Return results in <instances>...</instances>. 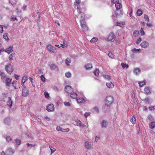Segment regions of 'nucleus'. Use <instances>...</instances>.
<instances>
[{
    "label": "nucleus",
    "instance_id": "nucleus-1",
    "mask_svg": "<svg viewBox=\"0 0 155 155\" xmlns=\"http://www.w3.org/2000/svg\"><path fill=\"white\" fill-rule=\"evenodd\" d=\"M111 3L113 4H115L116 8L117 10H120L122 8V5L118 0H112Z\"/></svg>",
    "mask_w": 155,
    "mask_h": 155
},
{
    "label": "nucleus",
    "instance_id": "nucleus-2",
    "mask_svg": "<svg viewBox=\"0 0 155 155\" xmlns=\"http://www.w3.org/2000/svg\"><path fill=\"white\" fill-rule=\"evenodd\" d=\"M113 101L114 99L112 96H107L106 98V104L108 107L113 103Z\"/></svg>",
    "mask_w": 155,
    "mask_h": 155
},
{
    "label": "nucleus",
    "instance_id": "nucleus-3",
    "mask_svg": "<svg viewBox=\"0 0 155 155\" xmlns=\"http://www.w3.org/2000/svg\"><path fill=\"white\" fill-rule=\"evenodd\" d=\"M81 29L84 31H86L88 30V27L85 25V21H84L83 19L80 21Z\"/></svg>",
    "mask_w": 155,
    "mask_h": 155
},
{
    "label": "nucleus",
    "instance_id": "nucleus-4",
    "mask_svg": "<svg viewBox=\"0 0 155 155\" xmlns=\"http://www.w3.org/2000/svg\"><path fill=\"white\" fill-rule=\"evenodd\" d=\"M115 36L113 33H110L107 36V40L108 41L113 42L115 40Z\"/></svg>",
    "mask_w": 155,
    "mask_h": 155
},
{
    "label": "nucleus",
    "instance_id": "nucleus-5",
    "mask_svg": "<svg viewBox=\"0 0 155 155\" xmlns=\"http://www.w3.org/2000/svg\"><path fill=\"white\" fill-rule=\"evenodd\" d=\"M5 69L7 72L9 74H11L13 71L12 66L9 64L6 66Z\"/></svg>",
    "mask_w": 155,
    "mask_h": 155
},
{
    "label": "nucleus",
    "instance_id": "nucleus-6",
    "mask_svg": "<svg viewBox=\"0 0 155 155\" xmlns=\"http://www.w3.org/2000/svg\"><path fill=\"white\" fill-rule=\"evenodd\" d=\"M47 48L48 50L50 51L53 53H55L56 52V49L55 48L52 46L51 45L49 44L47 46Z\"/></svg>",
    "mask_w": 155,
    "mask_h": 155
},
{
    "label": "nucleus",
    "instance_id": "nucleus-7",
    "mask_svg": "<svg viewBox=\"0 0 155 155\" xmlns=\"http://www.w3.org/2000/svg\"><path fill=\"white\" fill-rule=\"evenodd\" d=\"M13 47L12 46H11L7 48L6 49H2L3 51L9 54L13 51Z\"/></svg>",
    "mask_w": 155,
    "mask_h": 155
},
{
    "label": "nucleus",
    "instance_id": "nucleus-8",
    "mask_svg": "<svg viewBox=\"0 0 155 155\" xmlns=\"http://www.w3.org/2000/svg\"><path fill=\"white\" fill-rule=\"evenodd\" d=\"M54 105L52 104H49L47 107L46 110L48 112L53 111L54 110Z\"/></svg>",
    "mask_w": 155,
    "mask_h": 155
},
{
    "label": "nucleus",
    "instance_id": "nucleus-9",
    "mask_svg": "<svg viewBox=\"0 0 155 155\" xmlns=\"http://www.w3.org/2000/svg\"><path fill=\"white\" fill-rule=\"evenodd\" d=\"M29 92L28 90L26 88H24L22 90V95L24 97L27 96Z\"/></svg>",
    "mask_w": 155,
    "mask_h": 155
},
{
    "label": "nucleus",
    "instance_id": "nucleus-10",
    "mask_svg": "<svg viewBox=\"0 0 155 155\" xmlns=\"http://www.w3.org/2000/svg\"><path fill=\"white\" fill-rule=\"evenodd\" d=\"M101 127L102 128H106L107 126L108 123L107 120H103L100 123Z\"/></svg>",
    "mask_w": 155,
    "mask_h": 155
},
{
    "label": "nucleus",
    "instance_id": "nucleus-11",
    "mask_svg": "<svg viewBox=\"0 0 155 155\" xmlns=\"http://www.w3.org/2000/svg\"><path fill=\"white\" fill-rule=\"evenodd\" d=\"M65 91L67 93H71L73 90L71 87L70 86H66L64 88Z\"/></svg>",
    "mask_w": 155,
    "mask_h": 155
},
{
    "label": "nucleus",
    "instance_id": "nucleus-12",
    "mask_svg": "<svg viewBox=\"0 0 155 155\" xmlns=\"http://www.w3.org/2000/svg\"><path fill=\"white\" fill-rule=\"evenodd\" d=\"M56 130L58 131H60L62 132H68L69 130V128L64 129L63 128L59 126H57L56 128Z\"/></svg>",
    "mask_w": 155,
    "mask_h": 155
},
{
    "label": "nucleus",
    "instance_id": "nucleus-13",
    "mask_svg": "<svg viewBox=\"0 0 155 155\" xmlns=\"http://www.w3.org/2000/svg\"><path fill=\"white\" fill-rule=\"evenodd\" d=\"M50 69L52 70H55L58 71V66L55 64H52L49 65Z\"/></svg>",
    "mask_w": 155,
    "mask_h": 155
},
{
    "label": "nucleus",
    "instance_id": "nucleus-14",
    "mask_svg": "<svg viewBox=\"0 0 155 155\" xmlns=\"http://www.w3.org/2000/svg\"><path fill=\"white\" fill-rule=\"evenodd\" d=\"M14 150L11 148L7 149L6 151V153L7 155H12L14 153Z\"/></svg>",
    "mask_w": 155,
    "mask_h": 155
},
{
    "label": "nucleus",
    "instance_id": "nucleus-15",
    "mask_svg": "<svg viewBox=\"0 0 155 155\" xmlns=\"http://www.w3.org/2000/svg\"><path fill=\"white\" fill-rule=\"evenodd\" d=\"M77 102L78 103H84L86 102L85 100L82 97H77Z\"/></svg>",
    "mask_w": 155,
    "mask_h": 155
},
{
    "label": "nucleus",
    "instance_id": "nucleus-16",
    "mask_svg": "<svg viewBox=\"0 0 155 155\" xmlns=\"http://www.w3.org/2000/svg\"><path fill=\"white\" fill-rule=\"evenodd\" d=\"M140 46L142 48H146L149 47V44L147 41H144L141 43Z\"/></svg>",
    "mask_w": 155,
    "mask_h": 155
},
{
    "label": "nucleus",
    "instance_id": "nucleus-17",
    "mask_svg": "<svg viewBox=\"0 0 155 155\" xmlns=\"http://www.w3.org/2000/svg\"><path fill=\"white\" fill-rule=\"evenodd\" d=\"M75 122L77 123V125L80 127H85V125L83 124L80 120H77Z\"/></svg>",
    "mask_w": 155,
    "mask_h": 155
},
{
    "label": "nucleus",
    "instance_id": "nucleus-18",
    "mask_svg": "<svg viewBox=\"0 0 155 155\" xmlns=\"http://www.w3.org/2000/svg\"><path fill=\"white\" fill-rule=\"evenodd\" d=\"M140 69L138 68H134L133 70L134 74L136 75H138L140 73Z\"/></svg>",
    "mask_w": 155,
    "mask_h": 155
},
{
    "label": "nucleus",
    "instance_id": "nucleus-19",
    "mask_svg": "<svg viewBox=\"0 0 155 155\" xmlns=\"http://www.w3.org/2000/svg\"><path fill=\"white\" fill-rule=\"evenodd\" d=\"M12 80V79H10L8 78H6L5 82L7 86L8 87L11 84Z\"/></svg>",
    "mask_w": 155,
    "mask_h": 155
},
{
    "label": "nucleus",
    "instance_id": "nucleus-20",
    "mask_svg": "<svg viewBox=\"0 0 155 155\" xmlns=\"http://www.w3.org/2000/svg\"><path fill=\"white\" fill-rule=\"evenodd\" d=\"M4 122L6 125H9L10 124V120L9 118H6L4 119Z\"/></svg>",
    "mask_w": 155,
    "mask_h": 155
},
{
    "label": "nucleus",
    "instance_id": "nucleus-21",
    "mask_svg": "<svg viewBox=\"0 0 155 155\" xmlns=\"http://www.w3.org/2000/svg\"><path fill=\"white\" fill-rule=\"evenodd\" d=\"M85 147L86 149H90L91 147V143H90L88 142L87 141L85 143Z\"/></svg>",
    "mask_w": 155,
    "mask_h": 155
},
{
    "label": "nucleus",
    "instance_id": "nucleus-22",
    "mask_svg": "<svg viewBox=\"0 0 155 155\" xmlns=\"http://www.w3.org/2000/svg\"><path fill=\"white\" fill-rule=\"evenodd\" d=\"M8 101L7 102V105L9 106L10 108L12 106V101L10 97H8Z\"/></svg>",
    "mask_w": 155,
    "mask_h": 155
},
{
    "label": "nucleus",
    "instance_id": "nucleus-23",
    "mask_svg": "<svg viewBox=\"0 0 155 155\" xmlns=\"http://www.w3.org/2000/svg\"><path fill=\"white\" fill-rule=\"evenodd\" d=\"M106 85L107 87L109 88H112L114 87V84L111 82L106 83Z\"/></svg>",
    "mask_w": 155,
    "mask_h": 155
},
{
    "label": "nucleus",
    "instance_id": "nucleus-24",
    "mask_svg": "<svg viewBox=\"0 0 155 155\" xmlns=\"http://www.w3.org/2000/svg\"><path fill=\"white\" fill-rule=\"evenodd\" d=\"M117 25L122 27L125 25V23L124 22L117 21L116 22Z\"/></svg>",
    "mask_w": 155,
    "mask_h": 155
},
{
    "label": "nucleus",
    "instance_id": "nucleus-25",
    "mask_svg": "<svg viewBox=\"0 0 155 155\" xmlns=\"http://www.w3.org/2000/svg\"><path fill=\"white\" fill-rule=\"evenodd\" d=\"M68 46V43L65 40H64L63 41V44H61L60 47H62L63 48L66 47Z\"/></svg>",
    "mask_w": 155,
    "mask_h": 155
},
{
    "label": "nucleus",
    "instance_id": "nucleus-26",
    "mask_svg": "<svg viewBox=\"0 0 155 155\" xmlns=\"http://www.w3.org/2000/svg\"><path fill=\"white\" fill-rule=\"evenodd\" d=\"M144 91L147 94H150V88L149 87H147L144 88Z\"/></svg>",
    "mask_w": 155,
    "mask_h": 155
},
{
    "label": "nucleus",
    "instance_id": "nucleus-27",
    "mask_svg": "<svg viewBox=\"0 0 155 155\" xmlns=\"http://www.w3.org/2000/svg\"><path fill=\"white\" fill-rule=\"evenodd\" d=\"M143 10L140 9H138L137 12V16H140L143 13Z\"/></svg>",
    "mask_w": 155,
    "mask_h": 155
},
{
    "label": "nucleus",
    "instance_id": "nucleus-28",
    "mask_svg": "<svg viewBox=\"0 0 155 155\" xmlns=\"http://www.w3.org/2000/svg\"><path fill=\"white\" fill-rule=\"evenodd\" d=\"M85 67L86 68V70H90L92 68V65L90 64H88L86 65Z\"/></svg>",
    "mask_w": 155,
    "mask_h": 155
},
{
    "label": "nucleus",
    "instance_id": "nucleus-29",
    "mask_svg": "<svg viewBox=\"0 0 155 155\" xmlns=\"http://www.w3.org/2000/svg\"><path fill=\"white\" fill-rule=\"evenodd\" d=\"M71 62V60L70 58H67L65 60V64L67 65L68 66L70 65L69 64Z\"/></svg>",
    "mask_w": 155,
    "mask_h": 155
},
{
    "label": "nucleus",
    "instance_id": "nucleus-30",
    "mask_svg": "<svg viewBox=\"0 0 155 155\" xmlns=\"http://www.w3.org/2000/svg\"><path fill=\"white\" fill-rule=\"evenodd\" d=\"M70 95L71 97L75 99L77 98V94L76 93L73 92V93H71Z\"/></svg>",
    "mask_w": 155,
    "mask_h": 155
},
{
    "label": "nucleus",
    "instance_id": "nucleus-31",
    "mask_svg": "<svg viewBox=\"0 0 155 155\" xmlns=\"http://www.w3.org/2000/svg\"><path fill=\"white\" fill-rule=\"evenodd\" d=\"M92 111L94 113H98L99 112V109L98 107H95L92 109Z\"/></svg>",
    "mask_w": 155,
    "mask_h": 155
},
{
    "label": "nucleus",
    "instance_id": "nucleus-32",
    "mask_svg": "<svg viewBox=\"0 0 155 155\" xmlns=\"http://www.w3.org/2000/svg\"><path fill=\"white\" fill-rule=\"evenodd\" d=\"M146 81H145L144 80L142 81H140L139 82L138 84L139 85L140 87H142L144 85H145L146 84Z\"/></svg>",
    "mask_w": 155,
    "mask_h": 155
},
{
    "label": "nucleus",
    "instance_id": "nucleus-33",
    "mask_svg": "<svg viewBox=\"0 0 155 155\" xmlns=\"http://www.w3.org/2000/svg\"><path fill=\"white\" fill-rule=\"evenodd\" d=\"M130 121L132 122L133 124H134L136 123V119L135 116L134 115L133 117H131L130 120Z\"/></svg>",
    "mask_w": 155,
    "mask_h": 155
},
{
    "label": "nucleus",
    "instance_id": "nucleus-34",
    "mask_svg": "<svg viewBox=\"0 0 155 155\" xmlns=\"http://www.w3.org/2000/svg\"><path fill=\"white\" fill-rule=\"evenodd\" d=\"M141 51L140 49H136L134 48L131 50V51L134 53H138L139 51Z\"/></svg>",
    "mask_w": 155,
    "mask_h": 155
},
{
    "label": "nucleus",
    "instance_id": "nucleus-35",
    "mask_svg": "<svg viewBox=\"0 0 155 155\" xmlns=\"http://www.w3.org/2000/svg\"><path fill=\"white\" fill-rule=\"evenodd\" d=\"M28 79V77L27 76H24L22 78L21 83H25Z\"/></svg>",
    "mask_w": 155,
    "mask_h": 155
},
{
    "label": "nucleus",
    "instance_id": "nucleus-36",
    "mask_svg": "<svg viewBox=\"0 0 155 155\" xmlns=\"http://www.w3.org/2000/svg\"><path fill=\"white\" fill-rule=\"evenodd\" d=\"M150 127L151 129L155 127V122L154 121L151 122L150 125Z\"/></svg>",
    "mask_w": 155,
    "mask_h": 155
},
{
    "label": "nucleus",
    "instance_id": "nucleus-37",
    "mask_svg": "<svg viewBox=\"0 0 155 155\" xmlns=\"http://www.w3.org/2000/svg\"><path fill=\"white\" fill-rule=\"evenodd\" d=\"M121 64L123 68H126V69H127L128 68L129 66L127 64L124 63H121Z\"/></svg>",
    "mask_w": 155,
    "mask_h": 155
},
{
    "label": "nucleus",
    "instance_id": "nucleus-38",
    "mask_svg": "<svg viewBox=\"0 0 155 155\" xmlns=\"http://www.w3.org/2000/svg\"><path fill=\"white\" fill-rule=\"evenodd\" d=\"M17 82V81H13L12 83L13 86L14 87L15 89H17L18 88L16 86Z\"/></svg>",
    "mask_w": 155,
    "mask_h": 155
},
{
    "label": "nucleus",
    "instance_id": "nucleus-39",
    "mask_svg": "<svg viewBox=\"0 0 155 155\" xmlns=\"http://www.w3.org/2000/svg\"><path fill=\"white\" fill-rule=\"evenodd\" d=\"M49 148L51 151V154L54 153L56 151V149L54 147H52L50 145H49Z\"/></svg>",
    "mask_w": 155,
    "mask_h": 155
},
{
    "label": "nucleus",
    "instance_id": "nucleus-40",
    "mask_svg": "<svg viewBox=\"0 0 155 155\" xmlns=\"http://www.w3.org/2000/svg\"><path fill=\"white\" fill-rule=\"evenodd\" d=\"M97 40L98 39L97 38L94 37L90 40V42L91 43H94L97 42Z\"/></svg>",
    "mask_w": 155,
    "mask_h": 155
},
{
    "label": "nucleus",
    "instance_id": "nucleus-41",
    "mask_svg": "<svg viewBox=\"0 0 155 155\" xmlns=\"http://www.w3.org/2000/svg\"><path fill=\"white\" fill-rule=\"evenodd\" d=\"M99 70L96 69L95 70L94 72V74L96 76H98L99 75Z\"/></svg>",
    "mask_w": 155,
    "mask_h": 155
},
{
    "label": "nucleus",
    "instance_id": "nucleus-42",
    "mask_svg": "<svg viewBox=\"0 0 155 155\" xmlns=\"http://www.w3.org/2000/svg\"><path fill=\"white\" fill-rule=\"evenodd\" d=\"M15 141L16 144L18 145H20L21 143V140L17 139L15 140Z\"/></svg>",
    "mask_w": 155,
    "mask_h": 155
},
{
    "label": "nucleus",
    "instance_id": "nucleus-43",
    "mask_svg": "<svg viewBox=\"0 0 155 155\" xmlns=\"http://www.w3.org/2000/svg\"><path fill=\"white\" fill-rule=\"evenodd\" d=\"M139 34V31H134L133 33V35L134 36V37H136Z\"/></svg>",
    "mask_w": 155,
    "mask_h": 155
},
{
    "label": "nucleus",
    "instance_id": "nucleus-44",
    "mask_svg": "<svg viewBox=\"0 0 155 155\" xmlns=\"http://www.w3.org/2000/svg\"><path fill=\"white\" fill-rule=\"evenodd\" d=\"M0 75L1 79L2 80L4 79L6 77L5 73L3 72H1V73Z\"/></svg>",
    "mask_w": 155,
    "mask_h": 155
},
{
    "label": "nucleus",
    "instance_id": "nucleus-45",
    "mask_svg": "<svg viewBox=\"0 0 155 155\" xmlns=\"http://www.w3.org/2000/svg\"><path fill=\"white\" fill-rule=\"evenodd\" d=\"M8 34H5L3 35V38H4L7 41H8L9 40V39L8 37Z\"/></svg>",
    "mask_w": 155,
    "mask_h": 155
},
{
    "label": "nucleus",
    "instance_id": "nucleus-46",
    "mask_svg": "<svg viewBox=\"0 0 155 155\" xmlns=\"http://www.w3.org/2000/svg\"><path fill=\"white\" fill-rule=\"evenodd\" d=\"M81 19L80 20H82L83 19L84 21H85V15L84 13H83L81 14Z\"/></svg>",
    "mask_w": 155,
    "mask_h": 155
},
{
    "label": "nucleus",
    "instance_id": "nucleus-47",
    "mask_svg": "<svg viewBox=\"0 0 155 155\" xmlns=\"http://www.w3.org/2000/svg\"><path fill=\"white\" fill-rule=\"evenodd\" d=\"M44 94L45 95V98H49L50 96H49V94L48 93H47L46 91L45 92Z\"/></svg>",
    "mask_w": 155,
    "mask_h": 155
},
{
    "label": "nucleus",
    "instance_id": "nucleus-48",
    "mask_svg": "<svg viewBox=\"0 0 155 155\" xmlns=\"http://www.w3.org/2000/svg\"><path fill=\"white\" fill-rule=\"evenodd\" d=\"M65 75L66 77L68 78H70L71 76V74L69 72H68L66 73L65 74Z\"/></svg>",
    "mask_w": 155,
    "mask_h": 155
},
{
    "label": "nucleus",
    "instance_id": "nucleus-49",
    "mask_svg": "<svg viewBox=\"0 0 155 155\" xmlns=\"http://www.w3.org/2000/svg\"><path fill=\"white\" fill-rule=\"evenodd\" d=\"M64 105L66 106H68V107L71 106V104L70 102H65L64 103Z\"/></svg>",
    "mask_w": 155,
    "mask_h": 155
},
{
    "label": "nucleus",
    "instance_id": "nucleus-50",
    "mask_svg": "<svg viewBox=\"0 0 155 155\" xmlns=\"http://www.w3.org/2000/svg\"><path fill=\"white\" fill-rule=\"evenodd\" d=\"M144 19H145L146 21H149V19L147 15L144 14Z\"/></svg>",
    "mask_w": 155,
    "mask_h": 155
},
{
    "label": "nucleus",
    "instance_id": "nucleus-51",
    "mask_svg": "<svg viewBox=\"0 0 155 155\" xmlns=\"http://www.w3.org/2000/svg\"><path fill=\"white\" fill-rule=\"evenodd\" d=\"M41 78L43 82H44L45 81V78L43 75H42L41 76Z\"/></svg>",
    "mask_w": 155,
    "mask_h": 155
},
{
    "label": "nucleus",
    "instance_id": "nucleus-52",
    "mask_svg": "<svg viewBox=\"0 0 155 155\" xmlns=\"http://www.w3.org/2000/svg\"><path fill=\"white\" fill-rule=\"evenodd\" d=\"M10 20L11 21H14L15 20H17V19L15 16L11 17L10 18Z\"/></svg>",
    "mask_w": 155,
    "mask_h": 155
},
{
    "label": "nucleus",
    "instance_id": "nucleus-53",
    "mask_svg": "<svg viewBox=\"0 0 155 155\" xmlns=\"http://www.w3.org/2000/svg\"><path fill=\"white\" fill-rule=\"evenodd\" d=\"M140 32L142 35L144 36L145 35V33L143 28H141Z\"/></svg>",
    "mask_w": 155,
    "mask_h": 155
},
{
    "label": "nucleus",
    "instance_id": "nucleus-54",
    "mask_svg": "<svg viewBox=\"0 0 155 155\" xmlns=\"http://www.w3.org/2000/svg\"><path fill=\"white\" fill-rule=\"evenodd\" d=\"M6 140L7 141L9 142V141H10L12 140V138L10 137L7 136L6 137Z\"/></svg>",
    "mask_w": 155,
    "mask_h": 155
},
{
    "label": "nucleus",
    "instance_id": "nucleus-55",
    "mask_svg": "<svg viewBox=\"0 0 155 155\" xmlns=\"http://www.w3.org/2000/svg\"><path fill=\"white\" fill-rule=\"evenodd\" d=\"M91 114V113L90 112L88 113H86L84 114V116L86 117H87L88 116H89Z\"/></svg>",
    "mask_w": 155,
    "mask_h": 155
},
{
    "label": "nucleus",
    "instance_id": "nucleus-56",
    "mask_svg": "<svg viewBox=\"0 0 155 155\" xmlns=\"http://www.w3.org/2000/svg\"><path fill=\"white\" fill-rule=\"evenodd\" d=\"M149 98L148 97L145 98V102L146 104H147V103L149 104Z\"/></svg>",
    "mask_w": 155,
    "mask_h": 155
},
{
    "label": "nucleus",
    "instance_id": "nucleus-57",
    "mask_svg": "<svg viewBox=\"0 0 155 155\" xmlns=\"http://www.w3.org/2000/svg\"><path fill=\"white\" fill-rule=\"evenodd\" d=\"M16 13L17 14H19L21 12V10H19L18 8H17L16 9Z\"/></svg>",
    "mask_w": 155,
    "mask_h": 155
},
{
    "label": "nucleus",
    "instance_id": "nucleus-58",
    "mask_svg": "<svg viewBox=\"0 0 155 155\" xmlns=\"http://www.w3.org/2000/svg\"><path fill=\"white\" fill-rule=\"evenodd\" d=\"M141 41V38H139L136 41V43L139 44Z\"/></svg>",
    "mask_w": 155,
    "mask_h": 155
},
{
    "label": "nucleus",
    "instance_id": "nucleus-59",
    "mask_svg": "<svg viewBox=\"0 0 155 155\" xmlns=\"http://www.w3.org/2000/svg\"><path fill=\"white\" fill-rule=\"evenodd\" d=\"M104 77L106 78L109 80L110 78V77L109 75H104Z\"/></svg>",
    "mask_w": 155,
    "mask_h": 155
},
{
    "label": "nucleus",
    "instance_id": "nucleus-60",
    "mask_svg": "<svg viewBox=\"0 0 155 155\" xmlns=\"http://www.w3.org/2000/svg\"><path fill=\"white\" fill-rule=\"evenodd\" d=\"M14 77L17 80L19 79V76L17 74H15L14 75Z\"/></svg>",
    "mask_w": 155,
    "mask_h": 155
},
{
    "label": "nucleus",
    "instance_id": "nucleus-61",
    "mask_svg": "<svg viewBox=\"0 0 155 155\" xmlns=\"http://www.w3.org/2000/svg\"><path fill=\"white\" fill-rule=\"evenodd\" d=\"M108 55L110 58H113V56L112 54L111 53L109 52L108 53Z\"/></svg>",
    "mask_w": 155,
    "mask_h": 155
},
{
    "label": "nucleus",
    "instance_id": "nucleus-62",
    "mask_svg": "<svg viewBox=\"0 0 155 155\" xmlns=\"http://www.w3.org/2000/svg\"><path fill=\"white\" fill-rule=\"evenodd\" d=\"M3 32V27L2 25H0V32L2 33Z\"/></svg>",
    "mask_w": 155,
    "mask_h": 155
},
{
    "label": "nucleus",
    "instance_id": "nucleus-63",
    "mask_svg": "<svg viewBox=\"0 0 155 155\" xmlns=\"http://www.w3.org/2000/svg\"><path fill=\"white\" fill-rule=\"evenodd\" d=\"M13 53H12V54H11L10 55L9 57V60H12V59H12V56H13Z\"/></svg>",
    "mask_w": 155,
    "mask_h": 155
},
{
    "label": "nucleus",
    "instance_id": "nucleus-64",
    "mask_svg": "<svg viewBox=\"0 0 155 155\" xmlns=\"http://www.w3.org/2000/svg\"><path fill=\"white\" fill-rule=\"evenodd\" d=\"M27 146L29 147L30 146H31V147H33L35 146V145H34V144H29V143H27Z\"/></svg>",
    "mask_w": 155,
    "mask_h": 155
}]
</instances>
